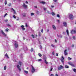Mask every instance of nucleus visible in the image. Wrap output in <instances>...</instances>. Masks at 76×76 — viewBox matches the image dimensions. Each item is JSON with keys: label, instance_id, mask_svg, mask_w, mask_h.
I'll use <instances>...</instances> for the list:
<instances>
[{"label": "nucleus", "instance_id": "f257e3e1", "mask_svg": "<svg viewBox=\"0 0 76 76\" xmlns=\"http://www.w3.org/2000/svg\"><path fill=\"white\" fill-rule=\"evenodd\" d=\"M71 33L72 34H76V28L75 30H72L71 31Z\"/></svg>", "mask_w": 76, "mask_h": 76}, {"label": "nucleus", "instance_id": "f03ea898", "mask_svg": "<svg viewBox=\"0 0 76 76\" xmlns=\"http://www.w3.org/2000/svg\"><path fill=\"white\" fill-rule=\"evenodd\" d=\"M43 59L45 60V63L46 64H48V62L47 61V57H45L43 58Z\"/></svg>", "mask_w": 76, "mask_h": 76}, {"label": "nucleus", "instance_id": "7ed1b4c3", "mask_svg": "<svg viewBox=\"0 0 76 76\" xmlns=\"http://www.w3.org/2000/svg\"><path fill=\"white\" fill-rule=\"evenodd\" d=\"M69 19H71L72 20H73V15L72 14H70L69 15Z\"/></svg>", "mask_w": 76, "mask_h": 76}, {"label": "nucleus", "instance_id": "20e7f679", "mask_svg": "<svg viewBox=\"0 0 76 76\" xmlns=\"http://www.w3.org/2000/svg\"><path fill=\"white\" fill-rule=\"evenodd\" d=\"M32 67V69H31V72L32 73H34L35 72V69L34 68V67H33V66L32 65H31Z\"/></svg>", "mask_w": 76, "mask_h": 76}, {"label": "nucleus", "instance_id": "39448f33", "mask_svg": "<svg viewBox=\"0 0 76 76\" xmlns=\"http://www.w3.org/2000/svg\"><path fill=\"white\" fill-rule=\"evenodd\" d=\"M60 66H58V70H60L61 69H63V68H64V67H63L62 65H60Z\"/></svg>", "mask_w": 76, "mask_h": 76}, {"label": "nucleus", "instance_id": "423d86ee", "mask_svg": "<svg viewBox=\"0 0 76 76\" xmlns=\"http://www.w3.org/2000/svg\"><path fill=\"white\" fill-rule=\"evenodd\" d=\"M1 32L4 36L5 37H6L7 35L4 33V32H3V30H1Z\"/></svg>", "mask_w": 76, "mask_h": 76}, {"label": "nucleus", "instance_id": "0eeeda50", "mask_svg": "<svg viewBox=\"0 0 76 76\" xmlns=\"http://www.w3.org/2000/svg\"><path fill=\"white\" fill-rule=\"evenodd\" d=\"M68 64H69V65H70L71 66H72V67H75V65L72 62H68Z\"/></svg>", "mask_w": 76, "mask_h": 76}, {"label": "nucleus", "instance_id": "6e6552de", "mask_svg": "<svg viewBox=\"0 0 76 76\" xmlns=\"http://www.w3.org/2000/svg\"><path fill=\"white\" fill-rule=\"evenodd\" d=\"M22 6L23 7H25V8H26L27 7H28V6L26 5L25 3H23Z\"/></svg>", "mask_w": 76, "mask_h": 76}, {"label": "nucleus", "instance_id": "1a4fd4ad", "mask_svg": "<svg viewBox=\"0 0 76 76\" xmlns=\"http://www.w3.org/2000/svg\"><path fill=\"white\" fill-rule=\"evenodd\" d=\"M17 67L18 69H19V72H20V71H21V69H20V66H19V65H17Z\"/></svg>", "mask_w": 76, "mask_h": 76}, {"label": "nucleus", "instance_id": "9d476101", "mask_svg": "<svg viewBox=\"0 0 76 76\" xmlns=\"http://www.w3.org/2000/svg\"><path fill=\"white\" fill-rule=\"evenodd\" d=\"M63 24L64 25V26H65V27H67V23L65 22H64Z\"/></svg>", "mask_w": 76, "mask_h": 76}, {"label": "nucleus", "instance_id": "9b49d317", "mask_svg": "<svg viewBox=\"0 0 76 76\" xmlns=\"http://www.w3.org/2000/svg\"><path fill=\"white\" fill-rule=\"evenodd\" d=\"M64 54L65 56H66L67 54L68 53H67V50H65L64 51Z\"/></svg>", "mask_w": 76, "mask_h": 76}, {"label": "nucleus", "instance_id": "f8f14e48", "mask_svg": "<svg viewBox=\"0 0 76 76\" xmlns=\"http://www.w3.org/2000/svg\"><path fill=\"white\" fill-rule=\"evenodd\" d=\"M52 27L53 29H54L55 30H56V27L55 26H54V25H52Z\"/></svg>", "mask_w": 76, "mask_h": 76}, {"label": "nucleus", "instance_id": "ddd939ff", "mask_svg": "<svg viewBox=\"0 0 76 76\" xmlns=\"http://www.w3.org/2000/svg\"><path fill=\"white\" fill-rule=\"evenodd\" d=\"M14 45L15 46V48H18V44L15 43Z\"/></svg>", "mask_w": 76, "mask_h": 76}, {"label": "nucleus", "instance_id": "4468645a", "mask_svg": "<svg viewBox=\"0 0 76 76\" xmlns=\"http://www.w3.org/2000/svg\"><path fill=\"white\" fill-rule=\"evenodd\" d=\"M11 10L14 11V14H16V11H15V10L13 9V8H11Z\"/></svg>", "mask_w": 76, "mask_h": 76}, {"label": "nucleus", "instance_id": "2eb2a0df", "mask_svg": "<svg viewBox=\"0 0 76 76\" xmlns=\"http://www.w3.org/2000/svg\"><path fill=\"white\" fill-rule=\"evenodd\" d=\"M64 59H61V61L62 62V63L63 64H64Z\"/></svg>", "mask_w": 76, "mask_h": 76}, {"label": "nucleus", "instance_id": "dca6fc26", "mask_svg": "<svg viewBox=\"0 0 76 76\" xmlns=\"http://www.w3.org/2000/svg\"><path fill=\"white\" fill-rule=\"evenodd\" d=\"M5 56V57H7V58H9V56H8V55H7V53H6Z\"/></svg>", "mask_w": 76, "mask_h": 76}, {"label": "nucleus", "instance_id": "f3484780", "mask_svg": "<svg viewBox=\"0 0 76 76\" xmlns=\"http://www.w3.org/2000/svg\"><path fill=\"white\" fill-rule=\"evenodd\" d=\"M66 32L67 34V35L69 36V30H68V29H67L66 30Z\"/></svg>", "mask_w": 76, "mask_h": 76}, {"label": "nucleus", "instance_id": "a211bd4d", "mask_svg": "<svg viewBox=\"0 0 76 76\" xmlns=\"http://www.w3.org/2000/svg\"><path fill=\"white\" fill-rule=\"evenodd\" d=\"M7 26H9V27H12V26L10 25V24H7Z\"/></svg>", "mask_w": 76, "mask_h": 76}, {"label": "nucleus", "instance_id": "6ab92c4d", "mask_svg": "<svg viewBox=\"0 0 76 76\" xmlns=\"http://www.w3.org/2000/svg\"><path fill=\"white\" fill-rule=\"evenodd\" d=\"M19 64H20V66H21L22 65V62L20 61H19Z\"/></svg>", "mask_w": 76, "mask_h": 76}, {"label": "nucleus", "instance_id": "aec40b11", "mask_svg": "<svg viewBox=\"0 0 76 76\" xmlns=\"http://www.w3.org/2000/svg\"><path fill=\"white\" fill-rule=\"evenodd\" d=\"M6 68H7L6 66H5L4 67V70H6Z\"/></svg>", "mask_w": 76, "mask_h": 76}, {"label": "nucleus", "instance_id": "412c9836", "mask_svg": "<svg viewBox=\"0 0 76 76\" xmlns=\"http://www.w3.org/2000/svg\"><path fill=\"white\" fill-rule=\"evenodd\" d=\"M23 17H26V14L25 13H23Z\"/></svg>", "mask_w": 76, "mask_h": 76}, {"label": "nucleus", "instance_id": "4be33fe9", "mask_svg": "<svg viewBox=\"0 0 76 76\" xmlns=\"http://www.w3.org/2000/svg\"><path fill=\"white\" fill-rule=\"evenodd\" d=\"M24 72L25 73H26V74H28V71H24Z\"/></svg>", "mask_w": 76, "mask_h": 76}, {"label": "nucleus", "instance_id": "5701e85b", "mask_svg": "<svg viewBox=\"0 0 76 76\" xmlns=\"http://www.w3.org/2000/svg\"><path fill=\"white\" fill-rule=\"evenodd\" d=\"M52 16H54L55 15V13H54V12H52Z\"/></svg>", "mask_w": 76, "mask_h": 76}, {"label": "nucleus", "instance_id": "b1692460", "mask_svg": "<svg viewBox=\"0 0 76 76\" xmlns=\"http://www.w3.org/2000/svg\"><path fill=\"white\" fill-rule=\"evenodd\" d=\"M30 51L31 52H33V51H34V49L31 48Z\"/></svg>", "mask_w": 76, "mask_h": 76}, {"label": "nucleus", "instance_id": "393cba45", "mask_svg": "<svg viewBox=\"0 0 76 76\" xmlns=\"http://www.w3.org/2000/svg\"><path fill=\"white\" fill-rule=\"evenodd\" d=\"M68 59L69 60H72V59L71 58H70V57H68Z\"/></svg>", "mask_w": 76, "mask_h": 76}, {"label": "nucleus", "instance_id": "a878e982", "mask_svg": "<svg viewBox=\"0 0 76 76\" xmlns=\"http://www.w3.org/2000/svg\"><path fill=\"white\" fill-rule=\"evenodd\" d=\"M41 3H42V4H45V3H46L44 1H42L41 2Z\"/></svg>", "mask_w": 76, "mask_h": 76}, {"label": "nucleus", "instance_id": "bb28decb", "mask_svg": "<svg viewBox=\"0 0 76 76\" xmlns=\"http://www.w3.org/2000/svg\"><path fill=\"white\" fill-rule=\"evenodd\" d=\"M31 36L33 38H35V36H34V35H33V34H31Z\"/></svg>", "mask_w": 76, "mask_h": 76}, {"label": "nucleus", "instance_id": "cd10ccee", "mask_svg": "<svg viewBox=\"0 0 76 76\" xmlns=\"http://www.w3.org/2000/svg\"><path fill=\"white\" fill-rule=\"evenodd\" d=\"M65 68H69V66H67V65H65Z\"/></svg>", "mask_w": 76, "mask_h": 76}, {"label": "nucleus", "instance_id": "c85d7f7f", "mask_svg": "<svg viewBox=\"0 0 76 76\" xmlns=\"http://www.w3.org/2000/svg\"><path fill=\"white\" fill-rule=\"evenodd\" d=\"M38 55L40 57H42V55H41V54L40 53H39L38 54Z\"/></svg>", "mask_w": 76, "mask_h": 76}, {"label": "nucleus", "instance_id": "c756f323", "mask_svg": "<svg viewBox=\"0 0 76 76\" xmlns=\"http://www.w3.org/2000/svg\"><path fill=\"white\" fill-rule=\"evenodd\" d=\"M31 16H33V15H35V14L33 13H31Z\"/></svg>", "mask_w": 76, "mask_h": 76}, {"label": "nucleus", "instance_id": "7c9ffc66", "mask_svg": "<svg viewBox=\"0 0 76 76\" xmlns=\"http://www.w3.org/2000/svg\"><path fill=\"white\" fill-rule=\"evenodd\" d=\"M5 31H6V32H8V31H9V29L6 28L5 29Z\"/></svg>", "mask_w": 76, "mask_h": 76}, {"label": "nucleus", "instance_id": "2f4dec72", "mask_svg": "<svg viewBox=\"0 0 76 76\" xmlns=\"http://www.w3.org/2000/svg\"><path fill=\"white\" fill-rule=\"evenodd\" d=\"M51 46L52 47H55V45L53 44L51 45Z\"/></svg>", "mask_w": 76, "mask_h": 76}, {"label": "nucleus", "instance_id": "473e14b6", "mask_svg": "<svg viewBox=\"0 0 76 76\" xmlns=\"http://www.w3.org/2000/svg\"><path fill=\"white\" fill-rule=\"evenodd\" d=\"M73 71L74 72H76V69H73Z\"/></svg>", "mask_w": 76, "mask_h": 76}, {"label": "nucleus", "instance_id": "72a5a7b5", "mask_svg": "<svg viewBox=\"0 0 76 76\" xmlns=\"http://www.w3.org/2000/svg\"><path fill=\"white\" fill-rule=\"evenodd\" d=\"M42 61V59H40L38 60V61Z\"/></svg>", "mask_w": 76, "mask_h": 76}, {"label": "nucleus", "instance_id": "f704fd0d", "mask_svg": "<svg viewBox=\"0 0 76 76\" xmlns=\"http://www.w3.org/2000/svg\"><path fill=\"white\" fill-rule=\"evenodd\" d=\"M5 5L7 4V0L5 1Z\"/></svg>", "mask_w": 76, "mask_h": 76}, {"label": "nucleus", "instance_id": "c9c22d12", "mask_svg": "<svg viewBox=\"0 0 76 76\" xmlns=\"http://www.w3.org/2000/svg\"><path fill=\"white\" fill-rule=\"evenodd\" d=\"M40 49H42V46L41 45H40Z\"/></svg>", "mask_w": 76, "mask_h": 76}, {"label": "nucleus", "instance_id": "e433bc0d", "mask_svg": "<svg viewBox=\"0 0 76 76\" xmlns=\"http://www.w3.org/2000/svg\"><path fill=\"white\" fill-rule=\"evenodd\" d=\"M57 17H58V18H59L60 17V15H59V14H57Z\"/></svg>", "mask_w": 76, "mask_h": 76}, {"label": "nucleus", "instance_id": "4c0bfd02", "mask_svg": "<svg viewBox=\"0 0 76 76\" xmlns=\"http://www.w3.org/2000/svg\"><path fill=\"white\" fill-rule=\"evenodd\" d=\"M26 26L27 28L28 27V24H27V23H26Z\"/></svg>", "mask_w": 76, "mask_h": 76}, {"label": "nucleus", "instance_id": "58836bf2", "mask_svg": "<svg viewBox=\"0 0 76 76\" xmlns=\"http://www.w3.org/2000/svg\"><path fill=\"white\" fill-rule=\"evenodd\" d=\"M54 2H57V0H53Z\"/></svg>", "mask_w": 76, "mask_h": 76}, {"label": "nucleus", "instance_id": "ea45409f", "mask_svg": "<svg viewBox=\"0 0 76 76\" xmlns=\"http://www.w3.org/2000/svg\"><path fill=\"white\" fill-rule=\"evenodd\" d=\"M25 27V26H23V25H22L21 26V28H24Z\"/></svg>", "mask_w": 76, "mask_h": 76}, {"label": "nucleus", "instance_id": "a19ab883", "mask_svg": "<svg viewBox=\"0 0 76 76\" xmlns=\"http://www.w3.org/2000/svg\"><path fill=\"white\" fill-rule=\"evenodd\" d=\"M14 18H15V19H16V16L15 15H14L13 16Z\"/></svg>", "mask_w": 76, "mask_h": 76}, {"label": "nucleus", "instance_id": "79ce46f5", "mask_svg": "<svg viewBox=\"0 0 76 76\" xmlns=\"http://www.w3.org/2000/svg\"><path fill=\"white\" fill-rule=\"evenodd\" d=\"M56 56H58V53H56Z\"/></svg>", "mask_w": 76, "mask_h": 76}, {"label": "nucleus", "instance_id": "37998d69", "mask_svg": "<svg viewBox=\"0 0 76 76\" xmlns=\"http://www.w3.org/2000/svg\"><path fill=\"white\" fill-rule=\"evenodd\" d=\"M7 13L5 14V15H4V17H5V16H7Z\"/></svg>", "mask_w": 76, "mask_h": 76}, {"label": "nucleus", "instance_id": "c03bdc74", "mask_svg": "<svg viewBox=\"0 0 76 76\" xmlns=\"http://www.w3.org/2000/svg\"><path fill=\"white\" fill-rule=\"evenodd\" d=\"M58 22L59 23H60V20H57Z\"/></svg>", "mask_w": 76, "mask_h": 76}, {"label": "nucleus", "instance_id": "a18cd8bd", "mask_svg": "<svg viewBox=\"0 0 76 76\" xmlns=\"http://www.w3.org/2000/svg\"><path fill=\"white\" fill-rule=\"evenodd\" d=\"M73 39H75V37L73 36Z\"/></svg>", "mask_w": 76, "mask_h": 76}, {"label": "nucleus", "instance_id": "49530a36", "mask_svg": "<svg viewBox=\"0 0 76 76\" xmlns=\"http://www.w3.org/2000/svg\"><path fill=\"white\" fill-rule=\"evenodd\" d=\"M53 68H51V69H50V71L51 72V71H52V70H53Z\"/></svg>", "mask_w": 76, "mask_h": 76}, {"label": "nucleus", "instance_id": "de8ad7c7", "mask_svg": "<svg viewBox=\"0 0 76 76\" xmlns=\"http://www.w3.org/2000/svg\"><path fill=\"white\" fill-rule=\"evenodd\" d=\"M41 32H42V33L43 32V28H42L41 30Z\"/></svg>", "mask_w": 76, "mask_h": 76}, {"label": "nucleus", "instance_id": "09e8293b", "mask_svg": "<svg viewBox=\"0 0 76 76\" xmlns=\"http://www.w3.org/2000/svg\"><path fill=\"white\" fill-rule=\"evenodd\" d=\"M22 29L23 30H25V28H22Z\"/></svg>", "mask_w": 76, "mask_h": 76}, {"label": "nucleus", "instance_id": "8fccbe9b", "mask_svg": "<svg viewBox=\"0 0 76 76\" xmlns=\"http://www.w3.org/2000/svg\"><path fill=\"white\" fill-rule=\"evenodd\" d=\"M55 76H58V74H56L55 75Z\"/></svg>", "mask_w": 76, "mask_h": 76}, {"label": "nucleus", "instance_id": "3c124183", "mask_svg": "<svg viewBox=\"0 0 76 76\" xmlns=\"http://www.w3.org/2000/svg\"><path fill=\"white\" fill-rule=\"evenodd\" d=\"M50 76H54V75L53 74H51Z\"/></svg>", "mask_w": 76, "mask_h": 76}, {"label": "nucleus", "instance_id": "603ef678", "mask_svg": "<svg viewBox=\"0 0 76 76\" xmlns=\"http://www.w3.org/2000/svg\"><path fill=\"white\" fill-rule=\"evenodd\" d=\"M26 4H28V2L27 1H26Z\"/></svg>", "mask_w": 76, "mask_h": 76}, {"label": "nucleus", "instance_id": "864d4df0", "mask_svg": "<svg viewBox=\"0 0 76 76\" xmlns=\"http://www.w3.org/2000/svg\"><path fill=\"white\" fill-rule=\"evenodd\" d=\"M52 54H53V55H54V51H53L52 52Z\"/></svg>", "mask_w": 76, "mask_h": 76}, {"label": "nucleus", "instance_id": "5fc2aeb1", "mask_svg": "<svg viewBox=\"0 0 76 76\" xmlns=\"http://www.w3.org/2000/svg\"><path fill=\"white\" fill-rule=\"evenodd\" d=\"M55 42H56V43H57V40L56 39H55Z\"/></svg>", "mask_w": 76, "mask_h": 76}, {"label": "nucleus", "instance_id": "6e6d98bb", "mask_svg": "<svg viewBox=\"0 0 76 76\" xmlns=\"http://www.w3.org/2000/svg\"><path fill=\"white\" fill-rule=\"evenodd\" d=\"M62 59H64V57L63 56H62Z\"/></svg>", "mask_w": 76, "mask_h": 76}, {"label": "nucleus", "instance_id": "4d7b16f0", "mask_svg": "<svg viewBox=\"0 0 76 76\" xmlns=\"http://www.w3.org/2000/svg\"><path fill=\"white\" fill-rule=\"evenodd\" d=\"M72 47H74V45L72 44Z\"/></svg>", "mask_w": 76, "mask_h": 76}, {"label": "nucleus", "instance_id": "13d9d810", "mask_svg": "<svg viewBox=\"0 0 76 76\" xmlns=\"http://www.w3.org/2000/svg\"><path fill=\"white\" fill-rule=\"evenodd\" d=\"M46 8H44V10H46Z\"/></svg>", "mask_w": 76, "mask_h": 76}, {"label": "nucleus", "instance_id": "bf43d9fd", "mask_svg": "<svg viewBox=\"0 0 76 76\" xmlns=\"http://www.w3.org/2000/svg\"><path fill=\"white\" fill-rule=\"evenodd\" d=\"M34 7L35 8H37V6H35Z\"/></svg>", "mask_w": 76, "mask_h": 76}, {"label": "nucleus", "instance_id": "052dcab7", "mask_svg": "<svg viewBox=\"0 0 76 76\" xmlns=\"http://www.w3.org/2000/svg\"><path fill=\"white\" fill-rule=\"evenodd\" d=\"M8 21V20L7 19L6 20L5 22H7Z\"/></svg>", "mask_w": 76, "mask_h": 76}, {"label": "nucleus", "instance_id": "680f3d73", "mask_svg": "<svg viewBox=\"0 0 76 76\" xmlns=\"http://www.w3.org/2000/svg\"><path fill=\"white\" fill-rule=\"evenodd\" d=\"M48 14H50V12H49V11H48Z\"/></svg>", "mask_w": 76, "mask_h": 76}, {"label": "nucleus", "instance_id": "e2e57ef3", "mask_svg": "<svg viewBox=\"0 0 76 76\" xmlns=\"http://www.w3.org/2000/svg\"><path fill=\"white\" fill-rule=\"evenodd\" d=\"M11 5V4H9V6H10V5Z\"/></svg>", "mask_w": 76, "mask_h": 76}, {"label": "nucleus", "instance_id": "0e129e2a", "mask_svg": "<svg viewBox=\"0 0 76 76\" xmlns=\"http://www.w3.org/2000/svg\"><path fill=\"white\" fill-rule=\"evenodd\" d=\"M49 31V29H47V32H48Z\"/></svg>", "mask_w": 76, "mask_h": 76}, {"label": "nucleus", "instance_id": "69168bd1", "mask_svg": "<svg viewBox=\"0 0 76 76\" xmlns=\"http://www.w3.org/2000/svg\"><path fill=\"white\" fill-rule=\"evenodd\" d=\"M54 7V6H51V7Z\"/></svg>", "mask_w": 76, "mask_h": 76}, {"label": "nucleus", "instance_id": "338daca9", "mask_svg": "<svg viewBox=\"0 0 76 76\" xmlns=\"http://www.w3.org/2000/svg\"><path fill=\"white\" fill-rule=\"evenodd\" d=\"M29 69V68H28V67H27V69Z\"/></svg>", "mask_w": 76, "mask_h": 76}, {"label": "nucleus", "instance_id": "774afa93", "mask_svg": "<svg viewBox=\"0 0 76 76\" xmlns=\"http://www.w3.org/2000/svg\"><path fill=\"white\" fill-rule=\"evenodd\" d=\"M75 24H76V21L75 22Z\"/></svg>", "mask_w": 76, "mask_h": 76}]
</instances>
